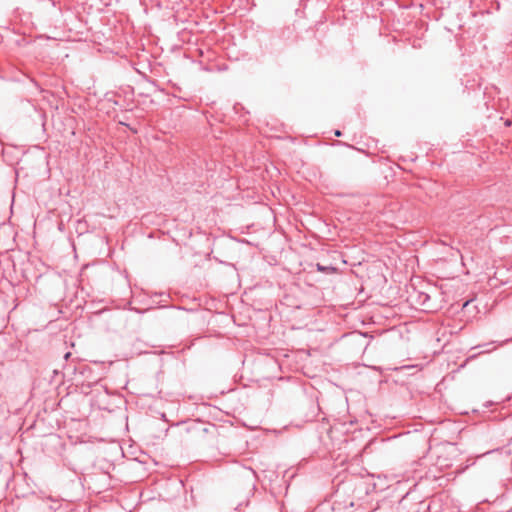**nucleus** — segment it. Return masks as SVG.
<instances>
[{"mask_svg":"<svg viewBox=\"0 0 512 512\" xmlns=\"http://www.w3.org/2000/svg\"><path fill=\"white\" fill-rule=\"evenodd\" d=\"M430 301V296L426 293H419L418 295V304L423 307L424 310H427L430 308L428 305V302Z\"/></svg>","mask_w":512,"mask_h":512,"instance_id":"f257e3e1","label":"nucleus"},{"mask_svg":"<svg viewBox=\"0 0 512 512\" xmlns=\"http://www.w3.org/2000/svg\"><path fill=\"white\" fill-rule=\"evenodd\" d=\"M334 134H335V136H337V137H339V136H341V135H342V133H341V131H340V130H336Z\"/></svg>","mask_w":512,"mask_h":512,"instance_id":"39448f33","label":"nucleus"},{"mask_svg":"<svg viewBox=\"0 0 512 512\" xmlns=\"http://www.w3.org/2000/svg\"><path fill=\"white\" fill-rule=\"evenodd\" d=\"M509 342H512V337L509 338V339H506V340H504L502 342H500V345L502 346V345H505L506 343H509Z\"/></svg>","mask_w":512,"mask_h":512,"instance_id":"20e7f679","label":"nucleus"},{"mask_svg":"<svg viewBox=\"0 0 512 512\" xmlns=\"http://www.w3.org/2000/svg\"><path fill=\"white\" fill-rule=\"evenodd\" d=\"M43 500L50 503L47 505L50 510H58L60 507V503L52 497H46Z\"/></svg>","mask_w":512,"mask_h":512,"instance_id":"f03ea898","label":"nucleus"},{"mask_svg":"<svg viewBox=\"0 0 512 512\" xmlns=\"http://www.w3.org/2000/svg\"><path fill=\"white\" fill-rule=\"evenodd\" d=\"M317 270L318 271H322V272H327V271L335 270V269L333 267H330V266H323L321 264H317Z\"/></svg>","mask_w":512,"mask_h":512,"instance_id":"7ed1b4c3","label":"nucleus"},{"mask_svg":"<svg viewBox=\"0 0 512 512\" xmlns=\"http://www.w3.org/2000/svg\"><path fill=\"white\" fill-rule=\"evenodd\" d=\"M505 124H506L507 126H509V125L511 124V122H510L509 120H507V121L505 122Z\"/></svg>","mask_w":512,"mask_h":512,"instance_id":"423d86ee","label":"nucleus"}]
</instances>
